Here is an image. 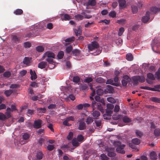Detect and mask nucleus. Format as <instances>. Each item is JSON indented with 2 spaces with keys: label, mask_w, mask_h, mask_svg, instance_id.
I'll return each mask as SVG.
<instances>
[{
  "label": "nucleus",
  "mask_w": 160,
  "mask_h": 160,
  "mask_svg": "<svg viewBox=\"0 0 160 160\" xmlns=\"http://www.w3.org/2000/svg\"><path fill=\"white\" fill-rule=\"evenodd\" d=\"M160 10V9L155 7H152L150 9V12L149 11L147 12L146 13L145 16L143 17L142 19V22L144 23H146L148 21L150 18L149 16L151 14L155 13Z\"/></svg>",
  "instance_id": "nucleus-1"
},
{
  "label": "nucleus",
  "mask_w": 160,
  "mask_h": 160,
  "mask_svg": "<svg viewBox=\"0 0 160 160\" xmlns=\"http://www.w3.org/2000/svg\"><path fill=\"white\" fill-rule=\"evenodd\" d=\"M113 144L115 147H117L116 150L118 152L122 154L125 153V152L123 150L125 146L124 145L121 144V142L118 141H114Z\"/></svg>",
  "instance_id": "nucleus-2"
},
{
  "label": "nucleus",
  "mask_w": 160,
  "mask_h": 160,
  "mask_svg": "<svg viewBox=\"0 0 160 160\" xmlns=\"http://www.w3.org/2000/svg\"><path fill=\"white\" fill-rule=\"evenodd\" d=\"M88 47L89 51H92L97 49L99 47V44L96 42H92L88 45Z\"/></svg>",
  "instance_id": "nucleus-3"
},
{
  "label": "nucleus",
  "mask_w": 160,
  "mask_h": 160,
  "mask_svg": "<svg viewBox=\"0 0 160 160\" xmlns=\"http://www.w3.org/2000/svg\"><path fill=\"white\" fill-rule=\"evenodd\" d=\"M132 80L134 84H137L138 82H144L145 80V78L143 76H136L133 77Z\"/></svg>",
  "instance_id": "nucleus-4"
},
{
  "label": "nucleus",
  "mask_w": 160,
  "mask_h": 160,
  "mask_svg": "<svg viewBox=\"0 0 160 160\" xmlns=\"http://www.w3.org/2000/svg\"><path fill=\"white\" fill-rule=\"evenodd\" d=\"M46 60L48 62V67L51 69H53L57 64V63L53 61L52 58H47L46 59Z\"/></svg>",
  "instance_id": "nucleus-5"
},
{
  "label": "nucleus",
  "mask_w": 160,
  "mask_h": 160,
  "mask_svg": "<svg viewBox=\"0 0 160 160\" xmlns=\"http://www.w3.org/2000/svg\"><path fill=\"white\" fill-rule=\"evenodd\" d=\"M107 107L106 112L108 114L109 116H111L113 112L114 105L112 104L108 103L107 105Z\"/></svg>",
  "instance_id": "nucleus-6"
},
{
  "label": "nucleus",
  "mask_w": 160,
  "mask_h": 160,
  "mask_svg": "<svg viewBox=\"0 0 160 160\" xmlns=\"http://www.w3.org/2000/svg\"><path fill=\"white\" fill-rule=\"evenodd\" d=\"M46 57H47V58H54L55 54L51 51H47L43 54L41 60H43Z\"/></svg>",
  "instance_id": "nucleus-7"
},
{
  "label": "nucleus",
  "mask_w": 160,
  "mask_h": 160,
  "mask_svg": "<svg viewBox=\"0 0 160 160\" xmlns=\"http://www.w3.org/2000/svg\"><path fill=\"white\" fill-rule=\"evenodd\" d=\"M73 55L76 57L75 58L76 59L79 60L81 59V54L79 50L78 49H75L72 51Z\"/></svg>",
  "instance_id": "nucleus-8"
},
{
  "label": "nucleus",
  "mask_w": 160,
  "mask_h": 160,
  "mask_svg": "<svg viewBox=\"0 0 160 160\" xmlns=\"http://www.w3.org/2000/svg\"><path fill=\"white\" fill-rule=\"evenodd\" d=\"M74 117L72 116L67 117L66 118L65 120L63 122V124L64 125L69 126L71 125V124L68 123V122L70 121H74Z\"/></svg>",
  "instance_id": "nucleus-9"
},
{
  "label": "nucleus",
  "mask_w": 160,
  "mask_h": 160,
  "mask_svg": "<svg viewBox=\"0 0 160 160\" xmlns=\"http://www.w3.org/2000/svg\"><path fill=\"white\" fill-rule=\"evenodd\" d=\"M130 81V79L127 75L124 76L123 79L122 80V85L124 86H126L128 83Z\"/></svg>",
  "instance_id": "nucleus-10"
},
{
  "label": "nucleus",
  "mask_w": 160,
  "mask_h": 160,
  "mask_svg": "<svg viewBox=\"0 0 160 160\" xmlns=\"http://www.w3.org/2000/svg\"><path fill=\"white\" fill-rule=\"evenodd\" d=\"M42 123V121L40 119H38L34 121L33 124V127L36 128H39L41 127Z\"/></svg>",
  "instance_id": "nucleus-11"
},
{
  "label": "nucleus",
  "mask_w": 160,
  "mask_h": 160,
  "mask_svg": "<svg viewBox=\"0 0 160 160\" xmlns=\"http://www.w3.org/2000/svg\"><path fill=\"white\" fill-rule=\"evenodd\" d=\"M84 119L82 118L79 121V123L78 126V129L80 130L84 129L86 128L85 123L83 121Z\"/></svg>",
  "instance_id": "nucleus-12"
},
{
  "label": "nucleus",
  "mask_w": 160,
  "mask_h": 160,
  "mask_svg": "<svg viewBox=\"0 0 160 160\" xmlns=\"http://www.w3.org/2000/svg\"><path fill=\"white\" fill-rule=\"evenodd\" d=\"M118 3L120 9L124 8L126 6V2L125 0H119Z\"/></svg>",
  "instance_id": "nucleus-13"
},
{
  "label": "nucleus",
  "mask_w": 160,
  "mask_h": 160,
  "mask_svg": "<svg viewBox=\"0 0 160 160\" xmlns=\"http://www.w3.org/2000/svg\"><path fill=\"white\" fill-rule=\"evenodd\" d=\"M74 38L73 37H72L65 39L64 42H63V43L65 45H66L68 44H69L72 42L74 41Z\"/></svg>",
  "instance_id": "nucleus-14"
},
{
  "label": "nucleus",
  "mask_w": 160,
  "mask_h": 160,
  "mask_svg": "<svg viewBox=\"0 0 160 160\" xmlns=\"http://www.w3.org/2000/svg\"><path fill=\"white\" fill-rule=\"evenodd\" d=\"M113 91L112 87L110 85H107V88L104 90V92L106 93H112Z\"/></svg>",
  "instance_id": "nucleus-15"
},
{
  "label": "nucleus",
  "mask_w": 160,
  "mask_h": 160,
  "mask_svg": "<svg viewBox=\"0 0 160 160\" xmlns=\"http://www.w3.org/2000/svg\"><path fill=\"white\" fill-rule=\"evenodd\" d=\"M159 44H158L156 40H154L152 41V42L151 44L152 49L153 51H155L156 49L158 46Z\"/></svg>",
  "instance_id": "nucleus-16"
},
{
  "label": "nucleus",
  "mask_w": 160,
  "mask_h": 160,
  "mask_svg": "<svg viewBox=\"0 0 160 160\" xmlns=\"http://www.w3.org/2000/svg\"><path fill=\"white\" fill-rule=\"evenodd\" d=\"M47 63L46 62L42 61L39 63L38 65V68L41 69L45 68L47 66Z\"/></svg>",
  "instance_id": "nucleus-17"
},
{
  "label": "nucleus",
  "mask_w": 160,
  "mask_h": 160,
  "mask_svg": "<svg viewBox=\"0 0 160 160\" xmlns=\"http://www.w3.org/2000/svg\"><path fill=\"white\" fill-rule=\"evenodd\" d=\"M30 74H31V80H33L37 78L36 74L34 71H32V69L30 70Z\"/></svg>",
  "instance_id": "nucleus-18"
},
{
  "label": "nucleus",
  "mask_w": 160,
  "mask_h": 160,
  "mask_svg": "<svg viewBox=\"0 0 160 160\" xmlns=\"http://www.w3.org/2000/svg\"><path fill=\"white\" fill-rule=\"evenodd\" d=\"M82 27L79 26L78 28V29H75L74 30L76 36H80L81 35L82 33Z\"/></svg>",
  "instance_id": "nucleus-19"
},
{
  "label": "nucleus",
  "mask_w": 160,
  "mask_h": 160,
  "mask_svg": "<svg viewBox=\"0 0 160 160\" xmlns=\"http://www.w3.org/2000/svg\"><path fill=\"white\" fill-rule=\"evenodd\" d=\"M80 143L77 140L76 138H74L72 141V144L73 146L77 147Z\"/></svg>",
  "instance_id": "nucleus-20"
},
{
  "label": "nucleus",
  "mask_w": 160,
  "mask_h": 160,
  "mask_svg": "<svg viewBox=\"0 0 160 160\" xmlns=\"http://www.w3.org/2000/svg\"><path fill=\"white\" fill-rule=\"evenodd\" d=\"M100 112L96 110L93 111L92 113V115L95 118H97L98 117L100 116Z\"/></svg>",
  "instance_id": "nucleus-21"
},
{
  "label": "nucleus",
  "mask_w": 160,
  "mask_h": 160,
  "mask_svg": "<svg viewBox=\"0 0 160 160\" xmlns=\"http://www.w3.org/2000/svg\"><path fill=\"white\" fill-rule=\"evenodd\" d=\"M72 17L69 15L68 14H65L64 15V18H62V20L63 21V20L65 21L69 20L70 19H72Z\"/></svg>",
  "instance_id": "nucleus-22"
},
{
  "label": "nucleus",
  "mask_w": 160,
  "mask_h": 160,
  "mask_svg": "<svg viewBox=\"0 0 160 160\" xmlns=\"http://www.w3.org/2000/svg\"><path fill=\"white\" fill-rule=\"evenodd\" d=\"M36 49L37 51L39 52H42L44 51V48L42 46H38L36 47Z\"/></svg>",
  "instance_id": "nucleus-23"
},
{
  "label": "nucleus",
  "mask_w": 160,
  "mask_h": 160,
  "mask_svg": "<svg viewBox=\"0 0 160 160\" xmlns=\"http://www.w3.org/2000/svg\"><path fill=\"white\" fill-rule=\"evenodd\" d=\"M43 154L40 151H38L36 157L38 159L40 160L42 158Z\"/></svg>",
  "instance_id": "nucleus-24"
},
{
  "label": "nucleus",
  "mask_w": 160,
  "mask_h": 160,
  "mask_svg": "<svg viewBox=\"0 0 160 160\" xmlns=\"http://www.w3.org/2000/svg\"><path fill=\"white\" fill-rule=\"evenodd\" d=\"M151 158L153 160H156L157 158V155L155 152L153 151L150 153Z\"/></svg>",
  "instance_id": "nucleus-25"
},
{
  "label": "nucleus",
  "mask_w": 160,
  "mask_h": 160,
  "mask_svg": "<svg viewBox=\"0 0 160 160\" xmlns=\"http://www.w3.org/2000/svg\"><path fill=\"white\" fill-rule=\"evenodd\" d=\"M107 84H111L113 85H115L117 86V84L114 82L113 80L112 79H108L106 82Z\"/></svg>",
  "instance_id": "nucleus-26"
},
{
  "label": "nucleus",
  "mask_w": 160,
  "mask_h": 160,
  "mask_svg": "<svg viewBox=\"0 0 160 160\" xmlns=\"http://www.w3.org/2000/svg\"><path fill=\"white\" fill-rule=\"evenodd\" d=\"M126 58L128 60L130 61L132 60L133 58L132 55L130 53H128L126 55Z\"/></svg>",
  "instance_id": "nucleus-27"
},
{
  "label": "nucleus",
  "mask_w": 160,
  "mask_h": 160,
  "mask_svg": "<svg viewBox=\"0 0 160 160\" xmlns=\"http://www.w3.org/2000/svg\"><path fill=\"white\" fill-rule=\"evenodd\" d=\"M46 140H47V138L46 137L40 138L38 141V143L40 146H41L42 143Z\"/></svg>",
  "instance_id": "nucleus-28"
},
{
  "label": "nucleus",
  "mask_w": 160,
  "mask_h": 160,
  "mask_svg": "<svg viewBox=\"0 0 160 160\" xmlns=\"http://www.w3.org/2000/svg\"><path fill=\"white\" fill-rule=\"evenodd\" d=\"M132 142L134 144L138 145L140 143V140L136 138L132 140Z\"/></svg>",
  "instance_id": "nucleus-29"
},
{
  "label": "nucleus",
  "mask_w": 160,
  "mask_h": 160,
  "mask_svg": "<svg viewBox=\"0 0 160 160\" xmlns=\"http://www.w3.org/2000/svg\"><path fill=\"white\" fill-rule=\"evenodd\" d=\"M96 1L95 0H89L88 2V5L91 6H94L96 4Z\"/></svg>",
  "instance_id": "nucleus-30"
},
{
  "label": "nucleus",
  "mask_w": 160,
  "mask_h": 160,
  "mask_svg": "<svg viewBox=\"0 0 160 160\" xmlns=\"http://www.w3.org/2000/svg\"><path fill=\"white\" fill-rule=\"evenodd\" d=\"M23 62L24 64L28 65L30 62V60L29 58L26 57L24 59Z\"/></svg>",
  "instance_id": "nucleus-31"
},
{
  "label": "nucleus",
  "mask_w": 160,
  "mask_h": 160,
  "mask_svg": "<svg viewBox=\"0 0 160 160\" xmlns=\"http://www.w3.org/2000/svg\"><path fill=\"white\" fill-rule=\"evenodd\" d=\"M22 10L21 9H17L14 12V13L16 15H20L22 13Z\"/></svg>",
  "instance_id": "nucleus-32"
},
{
  "label": "nucleus",
  "mask_w": 160,
  "mask_h": 160,
  "mask_svg": "<svg viewBox=\"0 0 160 160\" xmlns=\"http://www.w3.org/2000/svg\"><path fill=\"white\" fill-rule=\"evenodd\" d=\"M72 50V47L71 45H70L66 47L65 52L67 53H69L70 52H71V51Z\"/></svg>",
  "instance_id": "nucleus-33"
},
{
  "label": "nucleus",
  "mask_w": 160,
  "mask_h": 160,
  "mask_svg": "<svg viewBox=\"0 0 160 160\" xmlns=\"http://www.w3.org/2000/svg\"><path fill=\"white\" fill-rule=\"evenodd\" d=\"M92 80V79L91 77H87L84 80V82L88 83L91 82Z\"/></svg>",
  "instance_id": "nucleus-34"
},
{
  "label": "nucleus",
  "mask_w": 160,
  "mask_h": 160,
  "mask_svg": "<svg viewBox=\"0 0 160 160\" xmlns=\"http://www.w3.org/2000/svg\"><path fill=\"white\" fill-rule=\"evenodd\" d=\"M97 82L99 83H102L105 82V80L101 77H99L97 78L96 80Z\"/></svg>",
  "instance_id": "nucleus-35"
},
{
  "label": "nucleus",
  "mask_w": 160,
  "mask_h": 160,
  "mask_svg": "<svg viewBox=\"0 0 160 160\" xmlns=\"http://www.w3.org/2000/svg\"><path fill=\"white\" fill-rule=\"evenodd\" d=\"M107 100L108 102L112 103H114L116 102L115 99L111 97L108 98H107Z\"/></svg>",
  "instance_id": "nucleus-36"
},
{
  "label": "nucleus",
  "mask_w": 160,
  "mask_h": 160,
  "mask_svg": "<svg viewBox=\"0 0 160 160\" xmlns=\"http://www.w3.org/2000/svg\"><path fill=\"white\" fill-rule=\"evenodd\" d=\"M64 55V53L62 51H60L58 54V57L59 59L62 58Z\"/></svg>",
  "instance_id": "nucleus-37"
},
{
  "label": "nucleus",
  "mask_w": 160,
  "mask_h": 160,
  "mask_svg": "<svg viewBox=\"0 0 160 160\" xmlns=\"http://www.w3.org/2000/svg\"><path fill=\"white\" fill-rule=\"evenodd\" d=\"M124 31V28L123 27L121 28L119 30L118 32V35L119 36H121Z\"/></svg>",
  "instance_id": "nucleus-38"
},
{
  "label": "nucleus",
  "mask_w": 160,
  "mask_h": 160,
  "mask_svg": "<svg viewBox=\"0 0 160 160\" xmlns=\"http://www.w3.org/2000/svg\"><path fill=\"white\" fill-rule=\"evenodd\" d=\"M90 89L91 90H92V92L91 94V96H90V98L91 99L93 100V97L95 95V91L94 90H93L92 87L91 86V85H90Z\"/></svg>",
  "instance_id": "nucleus-39"
},
{
  "label": "nucleus",
  "mask_w": 160,
  "mask_h": 160,
  "mask_svg": "<svg viewBox=\"0 0 160 160\" xmlns=\"http://www.w3.org/2000/svg\"><path fill=\"white\" fill-rule=\"evenodd\" d=\"M76 18L78 20H82L84 18V16L81 14H78L75 16Z\"/></svg>",
  "instance_id": "nucleus-40"
},
{
  "label": "nucleus",
  "mask_w": 160,
  "mask_h": 160,
  "mask_svg": "<svg viewBox=\"0 0 160 160\" xmlns=\"http://www.w3.org/2000/svg\"><path fill=\"white\" fill-rule=\"evenodd\" d=\"M132 12L133 13H136L138 12V8L136 6L132 5Z\"/></svg>",
  "instance_id": "nucleus-41"
},
{
  "label": "nucleus",
  "mask_w": 160,
  "mask_h": 160,
  "mask_svg": "<svg viewBox=\"0 0 160 160\" xmlns=\"http://www.w3.org/2000/svg\"><path fill=\"white\" fill-rule=\"evenodd\" d=\"M147 77L148 78L151 80H154L155 79L153 75L151 73H149L147 74Z\"/></svg>",
  "instance_id": "nucleus-42"
},
{
  "label": "nucleus",
  "mask_w": 160,
  "mask_h": 160,
  "mask_svg": "<svg viewBox=\"0 0 160 160\" xmlns=\"http://www.w3.org/2000/svg\"><path fill=\"white\" fill-rule=\"evenodd\" d=\"M35 26L37 27L36 28L41 29L44 27L45 24H43V22H42Z\"/></svg>",
  "instance_id": "nucleus-43"
},
{
  "label": "nucleus",
  "mask_w": 160,
  "mask_h": 160,
  "mask_svg": "<svg viewBox=\"0 0 160 160\" xmlns=\"http://www.w3.org/2000/svg\"><path fill=\"white\" fill-rule=\"evenodd\" d=\"M122 116L116 114L112 116V118L115 120H118L122 118Z\"/></svg>",
  "instance_id": "nucleus-44"
},
{
  "label": "nucleus",
  "mask_w": 160,
  "mask_h": 160,
  "mask_svg": "<svg viewBox=\"0 0 160 160\" xmlns=\"http://www.w3.org/2000/svg\"><path fill=\"white\" fill-rule=\"evenodd\" d=\"M12 90H8L5 91L4 93L7 96H8L12 93Z\"/></svg>",
  "instance_id": "nucleus-45"
},
{
  "label": "nucleus",
  "mask_w": 160,
  "mask_h": 160,
  "mask_svg": "<svg viewBox=\"0 0 160 160\" xmlns=\"http://www.w3.org/2000/svg\"><path fill=\"white\" fill-rule=\"evenodd\" d=\"M151 100L155 102H160V98L156 97H152Z\"/></svg>",
  "instance_id": "nucleus-46"
},
{
  "label": "nucleus",
  "mask_w": 160,
  "mask_h": 160,
  "mask_svg": "<svg viewBox=\"0 0 160 160\" xmlns=\"http://www.w3.org/2000/svg\"><path fill=\"white\" fill-rule=\"evenodd\" d=\"M93 118L90 117H89L87 119L86 122L87 124H89L93 122Z\"/></svg>",
  "instance_id": "nucleus-47"
},
{
  "label": "nucleus",
  "mask_w": 160,
  "mask_h": 160,
  "mask_svg": "<svg viewBox=\"0 0 160 160\" xmlns=\"http://www.w3.org/2000/svg\"><path fill=\"white\" fill-rule=\"evenodd\" d=\"M84 139L83 137L81 135H79L77 137V140L79 142L83 141Z\"/></svg>",
  "instance_id": "nucleus-48"
},
{
  "label": "nucleus",
  "mask_w": 160,
  "mask_h": 160,
  "mask_svg": "<svg viewBox=\"0 0 160 160\" xmlns=\"http://www.w3.org/2000/svg\"><path fill=\"white\" fill-rule=\"evenodd\" d=\"M154 134L156 136H158L160 135V129H156L154 130Z\"/></svg>",
  "instance_id": "nucleus-49"
},
{
  "label": "nucleus",
  "mask_w": 160,
  "mask_h": 160,
  "mask_svg": "<svg viewBox=\"0 0 160 160\" xmlns=\"http://www.w3.org/2000/svg\"><path fill=\"white\" fill-rule=\"evenodd\" d=\"M31 46V44L29 42H26L23 43V47L25 48H28L30 47Z\"/></svg>",
  "instance_id": "nucleus-50"
},
{
  "label": "nucleus",
  "mask_w": 160,
  "mask_h": 160,
  "mask_svg": "<svg viewBox=\"0 0 160 160\" xmlns=\"http://www.w3.org/2000/svg\"><path fill=\"white\" fill-rule=\"evenodd\" d=\"M116 12L115 11H111L109 14V16L112 18L115 17L116 16Z\"/></svg>",
  "instance_id": "nucleus-51"
},
{
  "label": "nucleus",
  "mask_w": 160,
  "mask_h": 160,
  "mask_svg": "<svg viewBox=\"0 0 160 160\" xmlns=\"http://www.w3.org/2000/svg\"><path fill=\"white\" fill-rule=\"evenodd\" d=\"M159 89H160V85H156L153 88L152 91H159Z\"/></svg>",
  "instance_id": "nucleus-52"
},
{
  "label": "nucleus",
  "mask_w": 160,
  "mask_h": 160,
  "mask_svg": "<svg viewBox=\"0 0 160 160\" xmlns=\"http://www.w3.org/2000/svg\"><path fill=\"white\" fill-rule=\"evenodd\" d=\"M29 135L27 133H24L22 135L23 138L24 140H27L29 138Z\"/></svg>",
  "instance_id": "nucleus-53"
},
{
  "label": "nucleus",
  "mask_w": 160,
  "mask_h": 160,
  "mask_svg": "<svg viewBox=\"0 0 160 160\" xmlns=\"http://www.w3.org/2000/svg\"><path fill=\"white\" fill-rule=\"evenodd\" d=\"M11 75V73L9 71L5 72L3 73V76L4 77L7 78L9 77Z\"/></svg>",
  "instance_id": "nucleus-54"
},
{
  "label": "nucleus",
  "mask_w": 160,
  "mask_h": 160,
  "mask_svg": "<svg viewBox=\"0 0 160 160\" xmlns=\"http://www.w3.org/2000/svg\"><path fill=\"white\" fill-rule=\"evenodd\" d=\"M123 121L125 122H129L131 121L130 119L127 116H125L123 118Z\"/></svg>",
  "instance_id": "nucleus-55"
},
{
  "label": "nucleus",
  "mask_w": 160,
  "mask_h": 160,
  "mask_svg": "<svg viewBox=\"0 0 160 160\" xmlns=\"http://www.w3.org/2000/svg\"><path fill=\"white\" fill-rule=\"evenodd\" d=\"M80 87V90H84L87 89L88 86L86 84H83L81 85Z\"/></svg>",
  "instance_id": "nucleus-56"
},
{
  "label": "nucleus",
  "mask_w": 160,
  "mask_h": 160,
  "mask_svg": "<svg viewBox=\"0 0 160 160\" xmlns=\"http://www.w3.org/2000/svg\"><path fill=\"white\" fill-rule=\"evenodd\" d=\"M103 90L101 89H98L96 91V92L98 95H100L103 94Z\"/></svg>",
  "instance_id": "nucleus-57"
},
{
  "label": "nucleus",
  "mask_w": 160,
  "mask_h": 160,
  "mask_svg": "<svg viewBox=\"0 0 160 160\" xmlns=\"http://www.w3.org/2000/svg\"><path fill=\"white\" fill-rule=\"evenodd\" d=\"M155 76L158 79H160V68L158 71L156 73Z\"/></svg>",
  "instance_id": "nucleus-58"
},
{
  "label": "nucleus",
  "mask_w": 160,
  "mask_h": 160,
  "mask_svg": "<svg viewBox=\"0 0 160 160\" xmlns=\"http://www.w3.org/2000/svg\"><path fill=\"white\" fill-rule=\"evenodd\" d=\"M135 145V144H134L132 143H129V146L132 149H135L136 150V151H138V149L136 148V146Z\"/></svg>",
  "instance_id": "nucleus-59"
},
{
  "label": "nucleus",
  "mask_w": 160,
  "mask_h": 160,
  "mask_svg": "<svg viewBox=\"0 0 160 160\" xmlns=\"http://www.w3.org/2000/svg\"><path fill=\"white\" fill-rule=\"evenodd\" d=\"M115 153L113 151H112L111 152L108 151V156L110 157H114L115 156Z\"/></svg>",
  "instance_id": "nucleus-60"
},
{
  "label": "nucleus",
  "mask_w": 160,
  "mask_h": 160,
  "mask_svg": "<svg viewBox=\"0 0 160 160\" xmlns=\"http://www.w3.org/2000/svg\"><path fill=\"white\" fill-rule=\"evenodd\" d=\"M37 110L39 112L44 113L46 111V108H38Z\"/></svg>",
  "instance_id": "nucleus-61"
},
{
  "label": "nucleus",
  "mask_w": 160,
  "mask_h": 160,
  "mask_svg": "<svg viewBox=\"0 0 160 160\" xmlns=\"http://www.w3.org/2000/svg\"><path fill=\"white\" fill-rule=\"evenodd\" d=\"M101 157L102 160H108V159L106 155L104 154H101Z\"/></svg>",
  "instance_id": "nucleus-62"
},
{
  "label": "nucleus",
  "mask_w": 160,
  "mask_h": 160,
  "mask_svg": "<svg viewBox=\"0 0 160 160\" xmlns=\"http://www.w3.org/2000/svg\"><path fill=\"white\" fill-rule=\"evenodd\" d=\"M73 135V133L71 132H70L68 135L67 136V138L68 139L70 140L72 139Z\"/></svg>",
  "instance_id": "nucleus-63"
},
{
  "label": "nucleus",
  "mask_w": 160,
  "mask_h": 160,
  "mask_svg": "<svg viewBox=\"0 0 160 160\" xmlns=\"http://www.w3.org/2000/svg\"><path fill=\"white\" fill-rule=\"evenodd\" d=\"M6 119V117L5 114L2 113H0V120H3Z\"/></svg>",
  "instance_id": "nucleus-64"
}]
</instances>
